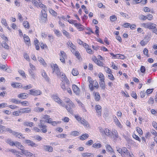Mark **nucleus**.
<instances>
[{
  "label": "nucleus",
  "instance_id": "f257e3e1",
  "mask_svg": "<svg viewBox=\"0 0 157 157\" xmlns=\"http://www.w3.org/2000/svg\"><path fill=\"white\" fill-rule=\"evenodd\" d=\"M52 98L57 103L61 105L63 107H65L67 111L70 113L73 114V109L75 108V105L69 98H67L65 99V102L67 103V105H65L63 103L62 100L58 96L54 95L52 96Z\"/></svg>",
  "mask_w": 157,
  "mask_h": 157
},
{
  "label": "nucleus",
  "instance_id": "f03ea898",
  "mask_svg": "<svg viewBox=\"0 0 157 157\" xmlns=\"http://www.w3.org/2000/svg\"><path fill=\"white\" fill-rule=\"evenodd\" d=\"M46 122L51 124L53 126H56L58 122L56 121H52V119L50 118V117L48 115H44L42 116L41 119L40 120V123H43Z\"/></svg>",
  "mask_w": 157,
  "mask_h": 157
},
{
  "label": "nucleus",
  "instance_id": "7ed1b4c3",
  "mask_svg": "<svg viewBox=\"0 0 157 157\" xmlns=\"http://www.w3.org/2000/svg\"><path fill=\"white\" fill-rule=\"evenodd\" d=\"M88 80L89 83V87L91 91H93L95 89H98L99 86L98 82L96 80H94L90 76L88 77Z\"/></svg>",
  "mask_w": 157,
  "mask_h": 157
},
{
  "label": "nucleus",
  "instance_id": "20e7f679",
  "mask_svg": "<svg viewBox=\"0 0 157 157\" xmlns=\"http://www.w3.org/2000/svg\"><path fill=\"white\" fill-rule=\"evenodd\" d=\"M99 78V84L102 90H105L106 88L105 82V78L104 75L101 72H100L98 75Z\"/></svg>",
  "mask_w": 157,
  "mask_h": 157
},
{
  "label": "nucleus",
  "instance_id": "39448f33",
  "mask_svg": "<svg viewBox=\"0 0 157 157\" xmlns=\"http://www.w3.org/2000/svg\"><path fill=\"white\" fill-rule=\"evenodd\" d=\"M117 151L121 154L123 157H125V154L128 155L129 154V152L127 148L125 147H122V148H119L117 150Z\"/></svg>",
  "mask_w": 157,
  "mask_h": 157
},
{
  "label": "nucleus",
  "instance_id": "423d86ee",
  "mask_svg": "<svg viewBox=\"0 0 157 157\" xmlns=\"http://www.w3.org/2000/svg\"><path fill=\"white\" fill-rule=\"evenodd\" d=\"M40 19L42 23H45L48 20L47 14L46 11L42 9L41 11Z\"/></svg>",
  "mask_w": 157,
  "mask_h": 157
},
{
  "label": "nucleus",
  "instance_id": "0eeeda50",
  "mask_svg": "<svg viewBox=\"0 0 157 157\" xmlns=\"http://www.w3.org/2000/svg\"><path fill=\"white\" fill-rule=\"evenodd\" d=\"M100 132L104 135H105L109 137L112 136L111 135V131L108 128L103 129L102 127H99Z\"/></svg>",
  "mask_w": 157,
  "mask_h": 157
},
{
  "label": "nucleus",
  "instance_id": "6e6552de",
  "mask_svg": "<svg viewBox=\"0 0 157 157\" xmlns=\"http://www.w3.org/2000/svg\"><path fill=\"white\" fill-rule=\"evenodd\" d=\"M21 153L26 157H36V155L33 153L28 150H25V149L22 150Z\"/></svg>",
  "mask_w": 157,
  "mask_h": 157
},
{
  "label": "nucleus",
  "instance_id": "1a4fd4ad",
  "mask_svg": "<svg viewBox=\"0 0 157 157\" xmlns=\"http://www.w3.org/2000/svg\"><path fill=\"white\" fill-rule=\"evenodd\" d=\"M52 72L53 73H55L57 75H60L61 74L60 71L58 66L56 64H54L53 66H52Z\"/></svg>",
  "mask_w": 157,
  "mask_h": 157
},
{
  "label": "nucleus",
  "instance_id": "9d476101",
  "mask_svg": "<svg viewBox=\"0 0 157 157\" xmlns=\"http://www.w3.org/2000/svg\"><path fill=\"white\" fill-rule=\"evenodd\" d=\"M98 57L99 60L98 59V60H97V62L96 63V64L100 67H104L105 65V64L103 62L101 61L104 59L100 55H98Z\"/></svg>",
  "mask_w": 157,
  "mask_h": 157
},
{
  "label": "nucleus",
  "instance_id": "9b49d317",
  "mask_svg": "<svg viewBox=\"0 0 157 157\" xmlns=\"http://www.w3.org/2000/svg\"><path fill=\"white\" fill-rule=\"evenodd\" d=\"M150 40V37H147V36H145L144 39L140 42V44L142 46H144L148 43Z\"/></svg>",
  "mask_w": 157,
  "mask_h": 157
},
{
  "label": "nucleus",
  "instance_id": "f8f14e48",
  "mask_svg": "<svg viewBox=\"0 0 157 157\" xmlns=\"http://www.w3.org/2000/svg\"><path fill=\"white\" fill-rule=\"evenodd\" d=\"M38 126L40 130V131H41L43 133H46L47 132L48 128L47 126L46 125L43 124V123H40Z\"/></svg>",
  "mask_w": 157,
  "mask_h": 157
},
{
  "label": "nucleus",
  "instance_id": "ddd939ff",
  "mask_svg": "<svg viewBox=\"0 0 157 157\" xmlns=\"http://www.w3.org/2000/svg\"><path fill=\"white\" fill-rule=\"evenodd\" d=\"M95 109L98 116H101L102 112V107L101 106L99 105H97L95 106Z\"/></svg>",
  "mask_w": 157,
  "mask_h": 157
},
{
  "label": "nucleus",
  "instance_id": "4468645a",
  "mask_svg": "<svg viewBox=\"0 0 157 157\" xmlns=\"http://www.w3.org/2000/svg\"><path fill=\"white\" fill-rule=\"evenodd\" d=\"M30 94L34 96H37L41 94V92L39 90H35L34 89H32L29 90Z\"/></svg>",
  "mask_w": 157,
  "mask_h": 157
},
{
  "label": "nucleus",
  "instance_id": "2eb2a0df",
  "mask_svg": "<svg viewBox=\"0 0 157 157\" xmlns=\"http://www.w3.org/2000/svg\"><path fill=\"white\" fill-rule=\"evenodd\" d=\"M11 86L13 88H21L23 86L21 83L16 82H13L11 84Z\"/></svg>",
  "mask_w": 157,
  "mask_h": 157
},
{
  "label": "nucleus",
  "instance_id": "dca6fc26",
  "mask_svg": "<svg viewBox=\"0 0 157 157\" xmlns=\"http://www.w3.org/2000/svg\"><path fill=\"white\" fill-rule=\"evenodd\" d=\"M67 45L71 48V51L72 53H74V52H75L76 48V46L70 41H68Z\"/></svg>",
  "mask_w": 157,
  "mask_h": 157
},
{
  "label": "nucleus",
  "instance_id": "f3484780",
  "mask_svg": "<svg viewBox=\"0 0 157 157\" xmlns=\"http://www.w3.org/2000/svg\"><path fill=\"white\" fill-rule=\"evenodd\" d=\"M72 88L74 92L76 95H78L80 93V90L79 88L75 85L73 84L72 86Z\"/></svg>",
  "mask_w": 157,
  "mask_h": 157
},
{
  "label": "nucleus",
  "instance_id": "a211bd4d",
  "mask_svg": "<svg viewBox=\"0 0 157 157\" xmlns=\"http://www.w3.org/2000/svg\"><path fill=\"white\" fill-rule=\"evenodd\" d=\"M21 113H30L31 111V109L30 108H24L20 109Z\"/></svg>",
  "mask_w": 157,
  "mask_h": 157
},
{
  "label": "nucleus",
  "instance_id": "6ab92c4d",
  "mask_svg": "<svg viewBox=\"0 0 157 157\" xmlns=\"http://www.w3.org/2000/svg\"><path fill=\"white\" fill-rule=\"evenodd\" d=\"M25 143L28 144V145L32 147H37L38 145L34 143L33 141L29 140H25Z\"/></svg>",
  "mask_w": 157,
  "mask_h": 157
},
{
  "label": "nucleus",
  "instance_id": "aec40b11",
  "mask_svg": "<svg viewBox=\"0 0 157 157\" xmlns=\"http://www.w3.org/2000/svg\"><path fill=\"white\" fill-rule=\"evenodd\" d=\"M14 146H16L19 149H20L21 150V152L22 151V150H23L24 149V147L22 145L21 143L18 142L16 141L14 143Z\"/></svg>",
  "mask_w": 157,
  "mask_h": 157
},
{
  "label": "nucleus",
  "instance_id": "412c9836",
  "mask_svg": "<svg viewBox=\"0 0 157 157\" xmlns=\"http://www.w3.org/2000/svg\"><path fill=\"white\" fill-rule=\"evenodd\" d=\"M28 97V94L25 93H20L17 95L18 98L22 99H26Z\"/></svg>",
  "mask_w": 157,
  "mask_h": 157
},
{
  "label": "nucleus",
  "instance_id": "4be33fe9",
  "mask_svg": "<svg viewBox=\"0 0 157 157\" xmlns=\"http://www.w3.org/2000/svg\"><path fill=\"white\" fill-rule=\"evenodd\" d=\"M12 135L18 138L19 139L25 138L24 137H23V135L20 132L13 131Z\"/></svg>",
  "mask_w": 157,
  "mask_h": 157
},
{
  "label": "nucleus",
  "instance_id": "5701e85b",
  "mask_svg": "<svg viewBox=\"0 0 157 157\" xmlns=\"http://www.w3.org/2000/svg\"><path fill=\"white\" fill-rule=\"evenodd\" d=\"M114 121L117 126L120 128H122L123 125L121 124L120 122L116 116L114 118Z\"/></svg>",
  "mask_w": 157,
  "mask_h": 157
},
{
  "label": "nucleus",
  "instance_id": "b1692460",
  "mask_svg": "<svg viewBox=\"0 0 157 157\" xmlns=\"http://www.w3.org/2000/svg\"><path fill=\"white\" fill-rule=\"evenodd\" d=\"M93 95H94L95 100L96 101H99L101 99V96L99 93L94 92Z\"/></svg>",
  "mask_w": 157,
  "mask_h": 157
},
{
  "label": "nucleus",
  "instance_id": "393cba45",
  "mask_svg": "<svg viewBox=\"0 0 157 157\" xmlns=\"http://www.w3.org/2000/svg\"><path fill=\"white\" fill-rule=\"evenodd\" d=\"M24 42L26 44L29 46L30 45V39L28 36L25 34H24Z\"/></svg>",
  "mask_w": 157,
  "mask_h": 157
},
{
  "label": "nucleus",
  "instance_id": "a878e982",
  "mask_svg": "<svg viewBox=\"0 0 157 157\" xmlns=\"http://www.w3.org/2000/svg\"><path fill=\"white\" fill-rule=\"evenodd\" d=\"M75 26L79 31H82L84 30V26L80 23L75 24Z\"/></svg>",
  "mask_w": 157,
  "mask_h": 157
},
{
  "label": "nucleus",
  "instance_id": "bb28decb",
  "mask_svg": "<svg viewBox=\"0 0 157 157\" xmlns=\"http://www.w3.org/2000/svg\"><path fill=\"white\" fill-rule=\"evenodd\" d=\"M44 151H48V152H52L53 151V148L51 147L49 145H44Z\"/></svg>",
  "mask_w": 157,
  "mask_h": 157
},
{
  "label": "nucleus",
  "instance_id": "cd10ccee",
  "mask_svg": "<svg viewBox=\"0 0 157 157\" xmlns=\"http://www.w3.org/2000/svg\"><path fill=\"white\" fill-rule=\"evenodd\" d=\"M112 134L113 135V138L114 140H116L119 137L118 135L117 132L115 129L113 130Z\"/></svg>",
  "mask_w": 157,
  "mask_h": 157
},
{
  "label": "nucleus",
  "instance_id": "c85d7f7f",
  "mask_svg": "<svg viewBox=\"0 0 157 157\" xmlns=\"http://www.w3.org/2000/svg\"><path fill=\"white\" fill-rule=\"evenodd\" d=\"M41 75L46 81L48 82L49 81L50 79L49 78L47 75L46 73L45 72L44 70H43L42 71Z\"/></svg>",
  "mask_w": 157,
  "mask_h": 157
},
{
  "label": "nucleus",
  "instance_id": "c756f323",
  "mask_svg": "<svg viewBox=\"0 0 157 157\" xmlns=\"http://www.w3.org/2000/svg\"><path fill=\"white\" fill-rule=\"evenodd\" d=\"M89 136L88 134L85 133L83 134L79 137V138L80 140H84L87 139Z\"/></svg>",
  "mask_w": 157,
  "mask_h": 157
},
{
  "label": "nucleus",
  "instance_id": "7c9ffc66",
  "mask_svg": "<svg viewBox=\"0 0 157 157\" xmlns=\"http://www.w3.org/2000/svg\"><path fill=\"white\" fill-rule=\"evenodd\" d=\"M107 151L111 153H114V152L111 146L108 144H107L105 146Z\"/></svg>",
  "mask_w": 157,
  "mask_h": 157
},
{
  "label": "nucleus",
  "instance_id": "2f4dec72",
  "mask_svg": "<svg viewBox=\"0 0 157 157\" xmlns=\"http://www.w3.org/2000/svg\"><path fill=\"white\" fill-rule=\"evenodd\" d=\"M75 55V56L79 60L81 61L82 59V58L81 57L80 54L78 51H75V52L73 53Z\"/></svg>",
  "mask_w": 157,
  "mask_h": 157
},
{
  "label": "nucleus",
  "instance_id": "473e14b6",
  "mask_svg": "<svg viewBox=\"0 0 157 157\" xmlns=\"http://www.w3.org/2000/svg\"><path fill=\"white\" fill-rule=\"evenodd\" d=\"M156 25L153 23L150 22L148 23V29H153L156 28Z\"/></svg>",
  "mask_w": 157,
  "mask_h": 157
},
{
  "label": "nucleus",
  "instance_id": "72a5a7b5",
  "mask_svg": "<svg viewBox=\"0 0 157 157\" xmlns=\"http://www.w3.org/2000/svg\"><path fill=\"white\" fill-rule=\"evenodd\" d=\"M80 123L83 124L85 127H88L89 126V125L88 122L83 118L82 119V121H81Z\"/></svg>",
  "mask_w": 157,
  "mask_h": 157
},
{
  "label": "nucleus",
  "instance_id": "f704fd0d",
  "mask_svg": "<svg viewBox=\"0 0 157 157\" xmlns=\"http://www.w3.org/2000/svg\"><path fill=\"white\" fill-rule=\"evenodd\" d=\"M29 66L30 68L29 70V73H30V71L32 72H34L36 70L35 66L31 63H29Z\"/></svg>",
  "mask_w": 157,
  "mask_h": 157
},
{
  "label": "nucleus",
  "instance_id": "c9c22d12",
  "mask_svg": "<svg viewBox=\"0 0 157 157\" xmlns=\"http://www.w3.org/2000/svg\"><path fill=\"white\" fill-rule=\"evenodd\" d=\"M83 157H93L94 155L93 154L89 153H84L82 154Z\"/></svg>",
  "mask_w": 157,
  "mask_h": 157
},
{
  "label": "nucleus",
  "instance_id": "e433bc0d",
  "mask_svg": "<svg viewBox=\"0 0 157 157\" xmlns=\"http://www.w3.org/2000/svg\"><path fill=\"white\" fill-rule=\"evenodd\" d=\"M20 104H21L22 106H28L29 105V102L27 101H21L20 100Z\"/></svg>",
  "mask_w": 157,
  "mask_h": 157
},
{
  "label": "nucleus",
  "instance_id": "4c0bfd02",
  "mask_svg": "<svg viewBox=\"0 0 157 157\" xmlns=\"http://www.w3.org/2000/svg\"><path fill=\"white\" fill-rule=\"evenodd\" d=\"M23 125L25 126L32 127L33 125V123L31 122L25 121L24 122Z\"/></svg>",
  "mask_w": 157,
  "mask_h": 157
},
{
  "label": "nucleus",
  "instance_id": "58836bf2",
  "mask_svg": "<svg viewBox=\"0 0 157 157\" xmlns=\"http://www.w3.org/2000/svg\"><path fill=\"white\" fill-rule=\"evenodd\" d=\"M23 25L24 27L26 29H28L30 28V25L29 22L26 21H24L23 23Z\"/></svg>",
  "mask_w": 157,
  "mask_h": 157
},
{
  "label": "nucleus",
  "instance_id": "ea45409f",
  "mask_svg": "<svg viewBox=\"0 0 157 157\" xmlns=\"http://www.w3.org/2000/svg\"><path fill=\"white\" fill-rule=\"evenodd\" d=\"M39 61L43 65L44 67H46L47 66V64L44 59L42 57H40L39 58Z\"/></svg>",
  "mask_w": 157,
  "mask_h": 157
},
{
  "label": "nucleus",
  "instance_id": "a19ab883",
  "mask_svg": "<svg viewBox=\"0 0 157 157\" xmlns=\"http://www.w3.org/2000/svg\"><path fill=\"white\" fill-rule=\"evenodd\" d=\"M95 28L96 30L94 33L97 36V37H99V28L97 25L95 26Z\"/></svg>",
  "mask_w": 157,
  "mask_h": 157
},
{
  "label": "nucleus",
  "instance_id": "79ce46f5",
  "mask_svg": "<svg viewBox=\"0 0 157 157\" xmlns=\"http://www.w3.org/2000/svg\"><path fill=\"white\" fill-rule=\"evenodd\" d=\"M108 78L112 81H114L115 78L112 74V72L108 74Z\"/></svg>",
  "mask_w": 157,
  "mask_h": 157
},
{
  "label": "nucleus",
  "instance_id": "37998d69",
  "mask_svg": "<svg viewBox=\"0 0 157 157\" xmlns=\"http://www.w3.org/2000/svg\"><path fill=\"white\" fill-rule=\"evenodd\" d=\"M10 101L13 103L18 104L20 103V100L16 98H12L10 100Z\"/></svg>",
  "mask_w": 157,
  "mask_h": 157
},
{
  "label": "nucleus",
  "instance_id": "c03bdc74",
  "mask_svg": "<svg viewBox=\"0 0 157 157\" xmlns=\"http://www.w3.org/2000/svg\"><path fill=\"white\" fill-rule=\"evenodd\" d=\"M136 130L137 132L138 133V134L140 136H141L143 134V132L142 129L139 127H136Z\"/></svg>",
  "mask_w": 157,
  "mask_h": 157
},
{
  "label": "nucleus",
  "instance_id": "a18cd8bd",
  "mask_svg": "<svg viewBox=\"0 0 157 157\" xmlns=\"http://www.w3.org/2000/svg\"><path fill=\"white\" fill-rule=\"evenodd\" d=\"M72 74L73 76H77L79 74L78 70L75 68H74L72 71Z\"/></svg>",
  "mask_w": 157,
  "mask_h": 157
},
{
  "label": "nucleus",
  "instance_id": "49530a36",
  "mask_svg": "<svg viewBox=\"0 0 157 157\" xmlns=\"http://www.w3.org/2000/svg\"><path fill=\"white\" fill-rule=\"evenodd\" d=\"M110 21L112 22L116 21L117 19L116 16L115 15L111 16L109 17Z\"/></svg>",
  "mask_w": 157,
  "mask_h": 157
},
{
  "label": "nucleus",
  "instance_id": "de8ad7c7",
  "mask_svg": "<svg viewBox=\"0 0 157 157\" xmlns=\"http://www.w3.org/2000/svg\"><path fill=\"white\" fill-rule=\"evenodd\" d=\"M6 142L11 146H13L14 144V142H13L11 139H7L6 140Z\"/></svg>",
  "mask_w": 157,
  "mask_h": 157
},
{
  "label": "nucleus",
  "instance_id": "09e8293b",
  "mask_svg": "<svg viewBox=\"0 0 157 157\" xmlns=\"http://www.w3.org/2000/svg\"><path fill=\"white\" fill-rule=\"evenodd\" d=\"M147 102L149 105H152L154 103V99L152 97H150L148 99Z\"/></svg>",
  "mask_w": 157,
  "mask_h": 157
},
{
  "label": "nucleus",
  "instance_id": "8fccbe9b",
  "mask_svg": "<svg viewBox=\"0 0 157 157\" xmlns=\"http://www.w3.org/2000/svg\"><path fill=\"white\" fill-rule=\"evenodd\" d=\"M55 34L58 37H60L61 36V34L59 31L56 29H54L53 30Z\"/></svg>",
  "mask_w": 157,
  "mask_h": 157
},
{
  "label": "nucleus",
  "instance_id": "3c124183",
  "mask_svg": "<svg viewBox=\"0 0 157 157\" xmlns=\"http://www.w3.org/2000/svg\"><path fill=\"white\" fill-rule=\"evenodd\" d=\"M4 132H8L10 133H12L13 134V131L12 130L11 128H6L5 126V128L4 129Z\"/></svg>",
  "mask_w": 157,
  "mask_h": 157
},
{
  "label": "nucleus",
  "instance_id": "603ef678",
  "mask_svg": "<svg viewBox=\"0 0 157 157\" xmlns=\"http://www.w3.org/2000/svg\"><path fill=\"white\" fill-rule=\"evenodd\" d=\"M50 13L53 16L56 17L57 16V13L56 12L52 9H50L49 10Z\"/></svg>",
  "mask_w": 157,
  "mask_h": 157
},
{
  "label": "nucleus",
  "instance_id": "864d4df0",
  "mask_svg": "<svg viewBox=\"0 0 157 157\" xmlns=\"http://www.w3.org/2000/svg\"><path fill=\"white\" fill-rule=\"evenodd\" d=\"M37 0L39 2L38 6L39 7H41V8H46V6L45 5L42 4L41 3V0Z\"/></svg>",
  "mask_w": 157,
  "mask_h": 157
},
{
  "label": "nucleus",
  "instance_id": "5fc2aeb1",
  "mask_svg": "<svg viewBox=\"0 0 157 157\" xmlns=\"http://www.w3.org/2000/svg\"><path fill=\"white\" fill-rule=\"evenodd\" d=\"M104 69L105 70V71L107 74H109V73H110L112 72L111 69L108 67H104Z\"/></svg>",
  "mask_w": 157,
  "mask_h": 157
},
{
  "label": "nucleus",
  "instance_id": "6e6d98bb",
  "mask_svg": "<svg viewBox=\"0 0 157 157\" xmlns=\"http://www.w3.org/2000/svg\"><path fill=\"white\" fill-rule=\"evenodd\" d=\"M6 42H5V41L4 42H3L2 44L1 45L4 48H5L8 50L9 49V46Z\"/></svg>",
  "mask_w": 157,
  "mask_h": 157
},
{
  "label": "nucleus",
  "instance_id": "4d7b16f0",
  "mask_svg": "<svg viewBox=\"0 0 157 157\" xmlns=\"http://www.w3.org/2000/svg\"><path fill=\"white\" fill-rule=\"evenodd\" d=\"M62 32L64 35L66 36L67 37H70V35L69 32H67L64 29L63 30Z\"/></svg>",
  "mask_w": 157,
  "mask_h": 157
},
{
  "label": "nucleus",
  "instance_id": "13d9d810",
  "mask_svg": "<svg viewBox=\"0 0 157 157\" xmlns=\"http://www.w3.org/2000/svg\"><path fill=\"white\" fill-rule=\"evenodd\" d=\"M74 117L76 120L80 122H81V121L82 119H83L78 115H75Z\"/></svg>",
  "mask_w": 157,
  "mask_h": 157
},
{
  "label": "nucleus",
  "instance_id": "bf43d9fd",
  "mask_svg": "<svg viewBox=\"0 0 157 157\" xmlns=\"http://www.w3.org/2000/svg\"><path fill=\"white\" fill-rule=\"evenodd\" d=\"M92 147L94 148H99L101 147V145L100 143H94L93 144Z\"/></svg>",
  "mask_w": 157,
  "mask_h": 157
},
{
  "label": "nucleus",
  "instance_id": "052dcab7",
  "mask_svg": "<svg viewBox=\"0 0 157 157\" xmlns=\"http://www.w3.org/2000/svg\"><path fill=\"white\" fill-rule=\"evenodd\" d=\"M40 46L41 48L42 49H44L45 48L48 49V47L47 45L45 44L43 42H42L40 44Z\"/></svg>",
  "mask_w": 157,
  "mask_h": 157
},
{
  "label": "nucleus",
  "instance_id": "680f3d73",
  "mask_svg": "<svg viewBox=\"0 0 157 157\" xmlns=\"http://www.w3.org/2000/svg\"><path fill=\"white\" fill-rule=\"evenodd\" d=\"M111 67L114 70H117L118 69L117 65L115 64L113 62H111Z\"/></svg>",
  "mask_w": 157,
  "mask_h": 157
},
{
  "label": "nucleus",
  "instance_id": "e2e57ef3",
  "mask_svg": "<svg viewBox=\"0 0 157 157\" xmlns=\"http://www.w3.org/2000/svg\"><path fill=\"white\" fill-rule=\"evenodd\" d=\"M30 72V73H29L31 76V77L33 79H35L36 77V75L35 72H32L31 71Z\"/></svg>",
  "mask_w": 157,
  "mask_h": 157
},
{
  "label": "nucleus",
  "instance_id": "0e129e2a",
  "mask_svg": "<svg viewBox=\"0 0 157 157\" xmlns=\"http://www.w3.org/2000/svg\"><path fill=\"white\" fill-rule=\"evenodd\" d=\"M132 137L134 139H135L136 140H138L140 142H141V140L140 138L137 135H136L135 133H133L132 135Z\"/></svg>",
  "mask_w": 157,
  "mask_h": 157
},
{
  "label": "nucleus",
  "instance_id": "69168bd1",
  "mask_svg": "<svg viewBox=\"0 0 157 157\" xmlns=\"http://www.w3.org/2000/svg\"><path fill=\"white\" fill-rule=\"evenodd\" d=\"M59 55L60 57H67V54L63 51H61L60 52Z\"/></svg>",
  "mask_w": 157,
  "mask_h": 157
},
{
  "label": "nucleus",
  "instance_id": "338daca9",
  "mask_svg": "<svg viewBox=\"0 0 157 157\" xmlns=\"http://www.w3.org/2000/svg\"><path fill=\"white\" fill-rule=\"evenodd\" d=\"M140 97L142 98H144L146 95V92L144 90L141 91L140 93Z\"/></svg>",
  "mask_w": 157,
  "mask_h": 157
},
{
  "label": "nucleus",
  "instance_id": "774afa93",
  "mask_svg": "<svg viewBox=\"0 0 157 157\" xmlns=\"http://www.w3.org/2000/svg\"><path fill=\"white\" fill-rule=\"evenodd\" d=\"M21 113V110L20 111H16L13 112L12 113L13 115L15 116H19Z\"/></svg>",
  "mask_w": 157,
  "mask_h": 157
}]
</instances>
